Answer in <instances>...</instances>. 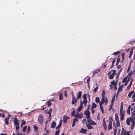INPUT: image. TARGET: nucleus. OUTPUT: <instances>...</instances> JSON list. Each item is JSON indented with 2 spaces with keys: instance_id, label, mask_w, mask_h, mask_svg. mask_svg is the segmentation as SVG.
<instances>
[{
  "instance_id": "obj_1",
  "label": "nucleus",
  "mask_w": 135,
  "mask_h": 135,
  "mask_svg": "<svg viewBox=\"0 0 135 135\" xmlns=\"http://www.w3.org/2000/svg\"><path fill=\"white\" fill-rule=\"evenodd\" d=\"M123 109V102H122L120 104V115H124V110Z\"/></svg>"
},
{
  "instance_id": "obj_2",
  "label": "nucleus",
  "mask_w": 135,
  "mask_h": 135,
  "mask_svg": "<svg viewBox=\"0 0 135 135\" xmlns=\"http://www.w3.org/2000/svg\"><path fill=\"white\" fill-rule=\"evenodd\" d=\"M87 119L88 121L86 124L91 125H96L97 124L96 123L94 122L92 120L90 119V118L89 119L87 118Z\"/></svg>"
},
{
  "instance_id": "obj_3",
  "label": "nucleus",
  "mask_w": 135,
  "mask_h": 135,
  "mask_svg": "<svg viewBox=\"0 0 135 135\" xmlns=\"http://www.w3.org/2000/svg\"><path fill=\"white\" fill-rule=\"evenodd\" d=\"M38 122L41 124L43 122V117L41 114L39 115L38 119Z\"/></svg>"
},
{
  "instance_id": "obj_4",
  "label": "nucleus",
  "mask_w": 135,
  "mask_h": 135,
  "mask_svg": "<svg viewBox=\"0 0 135 135\" xmlns=\"http://www.w3.org/2000/svg\"><path fill=\"white\" fill-rule=\"evenodd\" d=\"M84 114L86 115V118L87 119L90 118V113L89 110H85L84 112Z\"/></svg>"
},
{
  "instance_id": "obj_5",
  "label": "nucleus",
  "mask_w": 135,
  "mask_h": 135,
  "mask_svg": "<svg viewBox=\"0 0 135 135\" xmlns=\"http://www.w3.org/2000/svg\"><path fill=\"white\" fill-rule=\"evenodd\" d=\"M77 99L75 97L72 98L71 104L72 105H73L74 104L75 106L76 105V103H77Z\"/></svg>"
},
{
  "instance_id": "obj_6",
  "label": "nucleus",
  "mask_w": 135,
  "mask_h": 135,
  "mask_svg": "<svg viewBox=\"0 0 135 135\" xmlns=\"http://www.w3.org/2000/svg\"><path fill=\"white\" fill-rule=\"evenodd\" d=\"M83 116V115L82 113L79 114L78 113H76L74 115L75 117L79 119L81 118Z\"/></svg>"
},
{
  "instance_id": "obj_7",
  "label": "nucleus",
  "mask_w": 135,
  "mask_h": 135,
  "mask_svg": "<svg viewBox=\"0 0 135 135\" xmlns=\"http://www.w3.org/2000/svg\"><path fill=\"white\" fill-rule=\"evenodd\" d=\"M18 121L19 120L16 117L14 118L13 122L15 125H19V122Z\"/></svg>"
},
{
  "instance_id": "obj_8",
  "label": "nucleus",
  "mask_w": 135,
  "mask_h": 135,
  "mask_svg": "<svg viewBox=\"0 0 135 135\" xmlns=\"http://www.w3.org/2000/svg\"><path fill=\"white\" fill-rule=\"evenodd\" d=\"M63 121L64 122V123H66L67 120L68 119H70V118L67 116L66 115H64L63 116Z\"/></svg>"
},
{
  "instance_id": "obj_9",
  "label": "nucleus",
  "mask_w": 135,
  "mask_h": 135,
  "mask_svg": "<svg viewBox=\"0 0 135 135\" xmlns=\"http://www.w3.org/2000/svg\"><path fill=\"white\" fill-rule=\"evenodd\" d=\"M101 101L104 102L105 103V105H107L108 102V100L107 98H105V97H102Z\"/></svg>"
},
{
  "instance_id": "obj_10",
  "label": "nucleus",
  "mask_w": 135,
  "mask_h": 135,
  "mask_svg": "<svg viewBox=\"0 0 135 135\" xmlns=\"http://www.w3.org/2000/svg\"><path fill=\"white\" fill-rule=\"evenodd\" d=\"M132 120H133V118H129L127 119L126 120V122L128 125H130V122H131V121Z\"/></svg>"
},
{
  "instance_id": "obj_11",
  "label": "nucleus",
  "mask_w": 135,
  "mask_h": 135,
  "mask_svg": "<svg viewBox=\"0 0 135 135\" xmlns=\"http://www.w3.org/2000/svg\"><path fill=\"white\" fill-rule=\"evenodd\" d=\"M105 119L104 118L103 120V126L104 127V129L106 130L107 129V125L106 123L105 120Z\"/></svg>"
},
{
  "instance_id": "obj_12",
  "label": "nucleus",
  "mask_w": 135,
  "mask_h": 135,
  "mask_svg": "<svg viewBox=\"0 0 135 135\" xmlns=\"http://www.w3.org/2000/svg\"><path fill=\"white\" fill-rule=\"evenodd\" d=\"M112 71L113 72V73L112 74L113 75H115L117 73H116V70H112L111 71H110L109 72V73H108V75H110L111 74V72Z\"/></svg>"
},
{
  "instance_id": "obj_13",
  "label": "nucleus",
  "mask_w": 135,
  "mask_h": 135,
  "mask_svg": "<svg viewBox=\"0 0 135 135\" xmlns=\"http://www.w3.org/2000/svg\"><path fill=\"white\" fill-rule=\"evenodd\" d=\"M132 122V125L131 126V129H133L134 127L135 124V119H133V120L131 121Z\"/></svg>"
},
{
  "instance_id": "obj_14",
  "label": "nucleus",
  "mask_w": 135,
  "mask_h": 135,
  "mask_svg": "<svg viewBox=\"0 0 135 135\" xmlns=\"http://www.w3.org/2000/svg\"><path fill=\"white\" fill-rule=\"evenodd\" d=\"M87 131V129H84L83 128L81 129V131H80V133H83V134H85L86 133Z\"/></svg>"
},
{
  "instance_id": "obj_15",
  "label": "nucleus",
  "mask_w": 135,
  "mask_h": 135,
  "mask_svg": "<svg viewBox=\"0 0 135 135\" xmlns=\"http://www.w3.org/2000/svg\"><path fill=\"white\" fill-rule=\"evenodd\" d=\"M9 117H7L5 119L4 122L7 125H8L9 124V122L8 121L9 120Z\"/></svg>"
},
{
  "instance_id": "obj_16",
  "label": "nucleus",
  "mask_w": 135,
  "mask_h": 135,
  "mask_svg": "<svg viewBox=\"0 0 135 135\" xmlns=\"http://www.w3.org/2000/svg\"><path fill=\"white\" fill-rule=\"evenodd\" d=\"M133 79H132L131 80V81H130V83L129 84V85H128V86L127 87V89L128 90L131 87V85L132 84V83L133 82Z\"/></svg>"
},
{
  "instance_id": "obj_17",
  "label": "nucleus",
  "mask_w": 135,
  "mask_h": 135,
  "mask_svg": "<svg viewBox=\"0 0 135 135\" xmlns=\"http://www.w3.org/2000/svg\"><path fill=\"white\" fill-rule=\"evenodd\" d=\"M82 93L81 91H79L78 92L77 96V99H79L81 97V94Z\"/></svg>"
},
{
  "instance_id": "obj_18",
  "label": "nucleus",
  "mask_w": 135,
  "mask_h": 135,
  "mask_svg": "<svg viewBox=\"0 0 135 135\" xmlns=\"http://www.w3.org/2000/svg\"><path fill=\"white\" fill-rule=\"evenodd\" d=\"M112 128V123H109L108 126V129L109 130L110 129Z\"/></svg>"
},
{
  "instance_id": "obj_19",
  "label": "nucleus",
  "mask_w": 135,
  "mask_h": 135,
  "mask_svg": "<svg viewBox=\"0 0 135 135\" xmlns=\"http://www.w3.org/2000/svg\"><path fill=\"white\" fill-rule=\"evenodd\" d=\"M97 107V105L94 102L92 104L91 109H92L94 108H96Z\"/></svg>"
},
{
  "instance_id": "obj_20",
  "label": "nucleus",
  "mask_w": 135,
  "mask_h": 135,
  "mask_svg": "<svg viewBox=\"0 0 135 135\" xmlns=\"http://www.w3.org/2000/svg\"><path fill=\"white\" fill-rule=\"evenodd\" d=\"M56 125V123L54 122H52L51 123V127L52 128H55V126Z\"/></svg>"
},
{
  "instance_id": "obj_21",
  "label": "nucleus",
  "mask_w": 135,
  "mask_h": 135,
  "mask_svg": "<svg viewBox=\"0 0 135 135\" xmlns=\"http://www.w3.org/2000/svg\"><path fill=\"white\" fill-rule=\"evenodd\" d=\"M120 56H118L117 59V62L116 64V65H118L119 63V62L120 61Z\"/></svg>"
},
{
  "instance_id": "obj_22",
  "label": "nucleus",
  "mask_w": 135,
  "mask_h": 135,
  "mask_svg": "<svg viewBox=\"0 0 135 135\" xmlns=\"http://www.w3.org/2000/svg\"><path fill=\"white\" fill-rule=\"evenodd\" d=\"M63 97V94L62 93H60L59 95V99L60 100H62Z\"/></svg>"
},
{
  "instance_id": "obj_23",
  "label": "nucleus",
  "mask_w": 135,
  "mask_h": 135,
  "mask_svg": "<svg viewBox=\"0 0 135 135\" xmlns=\"http://www.w3.org/2000/svg\"><path fill=\"white\" fill-rule=\"evenodd\" d=\"M91 125L86 124V126L89 129H92L93 128V127L91 126Z\"/></svg>"
},
{
  "instance_id": "obj_24",
  "label": "nucleus",
  "mask_w": 135,
  "mask_h": 135,
  "mask_svg": "<svg viewBox=\"0 0 135 135\" xmlns=\"http://www.w3.org/2000/svg\"><path fill=\"white\" fill-rule=\"evenodd\" d=\"M115 93L114 95H113V96L112 98V100L111 101V103H114V101H115Z\"/></svg>"
},
{
  "instance_id": "obj_25",
  "label": "nucleus",
  "mask_w": 135,
  "mask_h": 135,
  "mask_svg": "<svg viewBox=\"0 0 135 135\" xmlns=\"http://www.w3.org/2000/svg\"><path fill=\"white\" fill-rule=\"evenodd\" d=\"M132 117L133 119H135V112L134 111L132 112Z\"/></svg>"
},
{
  "instance_id": "obj_26",
  "label": "nucleus",
  "mask_w": 135,
  "mask_h": 135,
  "mask_svg": "<svg viewBox=\"0 0 135 135\" xmlns=\"http://www.w3.org/2000/svg\"><path fill=\"white\" fill-rule=\"evenodd\" d=\"M96 85H97V86L93 90V92L94 93H96L97 91V90L98 88V85H97V84H96Z\"/></svg>"
},
{
  "instance_id": "obj_27",
  "label": "nucleus",
  "mask_w": 135,
  "mask_h": 135,
  "mask_svg": "<svg viewBox=\"0 0 135 135\" xmlns=\"http://www.w3.org/2000/svg\"><path fill=\"white\" fill-rule=\"evenodd\" d=\"M99 101H100V99H99V97H97L95 98V102L97 103H99L100 102Z\"/></svg>"
},
{
  "instance_id": "obj_28",
  "label": "nucleus",
  "mask_w": 135,
  "mask_h": 135,
  "mask_svg": "<svg viewBox=\"0 0 135 135\" xmlns=\"http://www.w3.org/2000/svg\"><path fill=\"white\" fill-rule=\"evenodd\" d=\"M134 92V91H132L129 93L128 94V96L129 98L131 97L132 95V94Z\"/></svg>"
},
{
  "instance_id": "obj_29",
  "label": "nucleus",
  "mask_w": 135,
  "mask_h": 135,
  "mask_svg": "<svg viewBox=\"0 0 135 135\" xmlns=\"http://www.w3.org/2000/svg\"><path fill=\"white\" fill-rule=\"evenodd\" d=\"M34 128V131L35 132H36L38 130V127L34 125L33 126Z\"/></svg>"
},
{
  "instance_id": "obj_30",
  "label": "nucleus",
  "mask_w": 135,
  "mask_h": 135,
  "mask_svg": "<svg viewBox=\"0 0 135 135\" xmlns=\"http://www.w3.org/2000/svg\"><path fill=\"white\" fill-rule=\"evenodd\" d=\"M27 128V126H24L23 128L22 132H26Z\"/></svg>"
},
{
  "instance_id": "obj_31",
  "label": "nucleus",
  "mask_w": 135,
  "mask_h": 135,
  "mask_svg": "<svg viewBox=\"0 0 135 135\" xmlns=\"http://www.w3.org/2000/svg\"><path fill=\"white\" fill-rule=\"evenodd\" d=\"M105 91L103 90L102 93V97H105Z\"/></svg>"
},
{
  "instance_id": "obj_32",
  "label": "nucleus",
  "mask_w": 135,
  "mask_h": 135,
  "mask_svg": "<svg viewBox=\"0 0 135 135\" xmlns=\"http://www.w3.org/2000/svg\"><path fill=\"white\" fill-rule=\"evenodd\" d=\"M115 61V59H114L112 61V64L111 66L110 67L111 69L112 68H113V67L114 63Z\"/></svg>"
},
{
  "instance_id": "obj_33",
  "label": "nucleus",
  "mask_w": 135,
  "mask_h": 135,
  "mask_svg": "<svg viewBox=\"0 0 135 135\" xmlns=\"http://www.w3.org/2000/svg\"><path fill=\"white\" fill-rule=\"evenodd\" d=\"M115 118L116 121H117V120L118 121V120H119V118H118V115L117 113H115Z\"/></svg>"
},
{
  "instance_id": "obj_34",
  "label": "nucleus",
  "mask_w": 135,
  "mask_h": 135,
  "mask_svg": "<svg viewBox=\"0 0 135 135\" xmlns=\"http://www.w3.org/2000/svg\"><path fill=\"white\" fill-rule=\"evenodd\" d=\"M83 98L84 100L87 99L86 94H84L83 96Z\"/></svg>"
},
{
  "instance_id": "obj_35",
  "label": "nucleus",
  "mask_w": 135,
  "mask_h": 135,
  "mask_svg": "<svg viewBox=\"0 0 135 135\" xmlns=\"http://www.w3.org/2000/svg\"><path fill=\"white\" fill-rule=\"evenodd\" d=\"M122 86H119L118 87V92H120L122 90Z\"/></svg>"
},
{
  "instance_id": "obj_36",
  "label": "nucleus",
  "mask_w": 135,
  "mask_h": 135,
  "mask_svg": "<svg viewBox=\"0 0 135 135\" xmlns=\"http://www.w3.org/2000/svg\"><path fill=\"white\" fill-rule=\"evenodd\" d=\"M87 102L88 101L87 100V99L84 100L83 103L84 104V105H86L87 104Z\"/></svg>"
},
{
  "instance_id": "obj_37",
  "label": "nucleus",
  "mask_w": 135,
  "mask_h": 135,
  "mask_svg": "<svg viewBox=\"0 0 135 135\" xmlns=\"http://www.w3.org/2000/svg\"><path fill=\"white\" fill-rule=\"evenodd\" d=\"M116 125L117 126H120V124L119 122V120H118V121H116Z\"/></svg>"
},
{
  "instance_id": "obj_38",
  "label": "nucleus",
  "mask_w": 135,
  "mask_h": 135,
  "mask_svg": "<svg viewBox=\"0 0 135 135\" xmlns=\"http://www.w3.org/2000/svg\"><path fill=\"white\" fill-rule=\"evenodd\" d=\"M30 131V126H28L27 128V133L28 134Z\"/></svg>"
},
{
  "instance_id": "obj_39",
  "label": "nucleus",
  "mask_w": 135,
  "mask_h": 135,
  "mask_svg": "<svg viewBox=\"0 0 135 135\" xmlns=\"http://www.w3.org/2000/svg\"><path fill=\"white\" fill-rule=\"evenodd\" d=\"M117 126H115L114 127V133H117Z\"/></svg>"
},
{
  "instance_id": "obj_40",
  "label": "nucleus",
  "mask_w": 135,
  "mask_h": 135,
  "mask_svg": "<svg viewBox=\"0 0 135 135\" xmlns=\"http://www.w3.org/2000/svg\"><path fill=\"white\" fill-rule=\"evenodd\" d=\"M83 107L79 106L78 108L77 109V111L79 112L80 111Z\"/></svg>"
},
{
  "instance_id": "obj_41",
  "label": "nucleus",
  "mask_w": 135,
  "mask_h": 135,
  "mask_svg": "<svg viewBox=\"0 0 135 135\" xmlns=\"http://www.w3.org/2000/svg\"><path fill=\"white\" fill-rule=\"evenodd\" d=\"M112 117H110L109 118V123H112Z\"/></svg>"
},
{
  "instance_id": "obj_42",
  "label": "nucleus",
  "mask_w": 135,
  "mask_h": 135,
  "mask_svg": "<svg viewBox=\"0 0 135 135\" xmlns=\"http://www.w3.org/2000/svg\"><path fill=\"white\" fill-rule=\"evenodd\" d=\"M113 104H114V103H111V104L110 105V108L109 109V110L110 111L112 110V107Z\"/></svg>"
},
{
  "instance_id": "obj_43",
  "label": "nucleus",
  "mask_w": 135,
  "mask_h": 135,
  "mask_svg": "<svg viewBox=\"0 0 135 135\" xmlns=\"http://www.w3.org/2000/svg\"><path fill=\"white\" fill-rule=\"evenodd\" d=\"M120 51H117L116 52H115L113 53V54L115 55H117L118 54L120 53Z\"/></svg>"
},
{
  "instance_id": "obj_44",
  "label": "nucleus",
  "mask_w": 135,
  "mask_h": 135,
  "mask_svg": "<svg viewBox=\"0 0 135 135\" xmlns=\"http://www.w3.org/2000/svg\"><path fill=\"white\" fill-rule=\"evenodd\" d=\"M100 108L101 110L102 111V113L103 114L104 113V109L103 108V106H100Z\"/></svg>"
},
{
  "instance_id": "obj_45",
  "label": "nucleus",
  "mask_w": 135,
  "mask_h": 135,
  "mask_svg": "<svg viewBox=\"0 0 135 135\" xmlns=\"http://www.w3.org/2000/svg\"><path fill=\"white\" fill-rule=\"evenodd\" d=\"M114 78V75H113L111 74L109 76V79H113Z\"/></svg>"
},
{
  "instance_id": "obj_46",
  "label": "nucleus",
  "mask_w": 135,
  "mask_h": 135,
  "mask_svg": "<svg viewBox=\"0 0 135 135\" xmlns=\"http://www.w3.org/2000/svg\"><path fill=\"white\" fill-rule=\"evenodd\" d=\"M120 119L121 120H124V115H120Z\"/></svg>"
},
{
  "instance_id": "obj_47",
  "label": "nucleus",
  "mask_w": 135,
  "mask_h": 135,
  "mask_svg": "<svg viewBox=\"0 0 135 135\" xmlns=\"http://www.w3.org/2000/svg\"><path fill=\"white\" fill-rule=\"evenodd\" d=\"M104 103H105L104 102H103L101 101L99 103L100 106H103L102 104H103Z\"/></svg>"
},
{
  "instance_id": "obj_48",
  "label": "nucleus",
  "mask_w": 135,
  "mask_h": 135,
  "mask_svg": "<svg viewBox=\"0 0 135 135\" xmlns=\"http://www.w3.org/2000/svg\"><path fill=\"white\" fill-rule=\"evenodd\" d=\"M60 131V130L56 131L55 132V135H59V133Z\"/></svg>"
},
{
  "instance_id": "obj_49",
  "label": "nucleus",
  "mask_w": 135,
  "mask_h": 135,
  "mask_svg": "<svg viewBox=\"0 0 135 135\" xmlns=\"http://www.w3.org/2000/svg\"><path fill=\"white\" fill-rule=\"evenodd\" d=\"M127 78L126 77H125L122 80V83H124L126 82L127 80Z\"/></svg>"
},
{
  "instance_id": "obj_50",
  "label": "nucleus",
  "mask_w": 135,
  "mask_h": 135,
  "mask_svg": "<svg viewBox=\"0 0 135 135\" xmlns=\"http://www.w3.org/2000/svg\"><path fill=\"white\" fill-rule=\"evenodd\" d=\"M47 105L48 107H49L51 104V103L50 102V100H49L47 102Z\"/></svg>"
},
{
  "instance_id": "obj_51",
  "label": "nucleus",
  "mask_w": 135,
  "mask_h": 135,
  "mask_svg": "<svg viewBox=\"0 0 135 135\" xmlns=\"http://www.w3.org/2000/svg\"><path fill=\"white\" fill-rule=\"evenodd\" d=\"M16 131H17L20 128V127L19 126V125H16Z\"/></svg>"
},
{
  "instance_id": "obj_52",
  "label": "nucleus",
  "mask_w": 135,
  "mask_h": 135,
  "mask_svg": "<svg viewBox=\"0 0 135 135\" xmlns=\"http://www.w3.org/2000/svg\"><path fill=\"white\" fill-rule=\"evenodd\" d=\"M78 120L76 118H74L73 119V123H75V122L76 121H78Z\"/></svg>"
},
{
  "instance_id": "obj_53",
  "label": "nucleus",
  "mask_w": 135,
  "mask_h": 135,
  "mask_svg": "<svg viewBox=\"0 0 135 135\" xmlns=\"http://www.w3.org/2000/svg\"><path fill=\"white\" fill-rule=\"evenodd\" d=\"M21 122H22V123H21V125H23L25 124L26 123V122L24 120H21Z\"/></svg>"
},
{
  "instance_id": "obj_54",
  "label": "nucleus",
  "mask_w": 135,
  "mask_h": 135,
  "mask_svg": "<svg viewBox=\"0 0 135 135\" xmlns=\"http://www.w3.org/2000/svg\"><path fill=\"white\" fill-rule=\"evenodd\" d=\"M61 126L60 124H59L57 126H56L55 127V129H59L61 127Z\"/></svg>"
},
{
  "instance_id": "obj_55",
  "label": "nucleus",
  "mask_w": 135,
  "mask_h": 135,
  "mask_svg": "<svg viewBox=\"0 0 135 135\" xmlns=\"http://www.w3.org/2000/svg\"><path fill=\"white\" fill-rule=\"evenodd\" d=\"M133 49L131 48V51L130 52L129 55H132L133 53Z\"/></svg>"
},
{
  "instance_id": "obj_56",
  "label": "nucleus",
  "mask_w": 135,
  "mask_h": 135,
  "mask_svg": "<svg viewBox=\"0 0 135 135\" xmlns=\"http://www.w3.org/2000/svg\"><path fill=\"white\" fill-rule=\"evenodd\" d=\"M52 112V109H51L50 108L49 109V110L47 112V113L48 114H51Z\"/></svg>"
},
{
  "instance_id": "obj_57",
  "label": "nucleus",
  "mask_w": 135,
  "mask_h": 135,
  "mask_svg": "<svg viewBox=\"0 0 135 135\" xmlns=\"http://www.w3.org/2000/svg\"><path fill=\"white\" fill-rule=\"evenodd\" d=\"M90 77L88 78V79L87 80V83L88 84H89V82L90 81Z\"/></svg>"
},
{
  "instance_id": "obj_58",
  "label": "nucleus",
  "mask_w": 135,
  "mask_h": 135,
  "mask_svg": "<svg viewBox=\"0 0 135 135\" xmlns=\"http://www.w3.org/2000/svg\"><path fill=\"white\" fill-rule=\"evenodd\" d=\"M75 110H74L71 113V116H73V115H75Z\"/></svg>"
},
{
  "instance_id": "obj_59",
  "label": "nucleus",
  "mask_w": 135,
  "mask_h": 135,
  "mask_svg": "<svg viewBox=\"0 0 135 135\" xmlns=\"http://www.w3.org/2000/svg\"><path fill=\"white\" fill-rule=\"evenodd\" d=\"M111 84L112 85H114L115 84V80H113L111 82Z\"/></svg>"
},
{
  "instance_id": "obj_60",
  "label": "nucleus",
  "mask_w": 135,
  "mask_h": 135,
  "mask_svg": "<svg viewBox=\"0 0 135 135\" xmlns=\"http://www.w3.org/2000/svg\"><path fill=\"white\" fill-rule=\"evenodd\" d=\"M80 104L79 105L80 106L83 107V102L81 101H80Z\"/></svg>"
},
{
  "instance_id": "obj_61",
  "label": "nucleus",
  "mask_w": 135,
  "mask_h": 135,
  "mask_svg": "<svg viewBox=\"0 0 135 135\" xmlns=\"http://www.w3.org/2000/svg\"><path fill=\"white\" fill-rule=\"evenodd\" d=\"M130 109H127V113L128 114H130Z\"/></svg>"
},
{
  "instance_id": "obj_62",
  "label": "nucleus",
  "mask_w": 135,
  "mask_h": 135,
  "mask_svg": "<svg viewBox=\"0 0 135 135\" xmlns=\"http://www.w3.org/2000/svg\"><path fill=\"white\" fill-rule=\"evenodd\" d=\"M122 68H121L119 71V72H118V74H120V73L121 72V71H122Z\"/></svg>"
},
{
  "instance_id": "obj_63",
  "label": "nucleus",
  "mask_w": 135,
  "mask_h": 135,
  "mask_svg": "<svg viewBox=\"0 0 135 135\" xmlns=\"http://www.w3.org/2000/svg\"><path fill=\"white\" fill-rule=\"evenodd\" d=\"M66 91L65 90L64 92V95L66 97H67V94L66 93Z\"/></svg>"
},
{
  "instance_id": "obj_64",
  "label": "nucleus",
  "mask_w": 135,
  "mask_h": 135,
  "mask_svg": "<svg viewBox=\"0 0 135 135\" xmlns=\"http://www.w3.org/2000/svg\"><path fill=\"white\" fill-rule=\"evenodd\" d=\"M121 67V66L120 65H118L117 67V69H118L120 68Z\"/></svg>"
}]
</instances>
